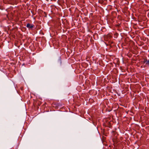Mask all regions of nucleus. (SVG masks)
I'll return each mask as SVG.
<instances>
[{
  "instance_id": "1",
  "label": "nucleus",
  "mask_w": 149,
  "mask_h": 149,
  "mask_svg": "<svg viewBox=\"0 0 149 149\" xmlns=\"http://www.w3.org/2000/svg\"><path fill=\"white\" fill-rule=\"evenodd\" d=\"M34 25L32 24H30L29 23L27 24L26 27L29 29H32L34 27Z\"/></svg>"
},
{
  "instance_id": "2",
  "label": "nucleus",
  "mask_w": 149,
  "mask_h": 149,
  "mask_svg": "<svg viewBox=\"0 0 149 149\" xmlns=\"http://www.w3.org/2000/svg\"><path fill=\"white\" fill-rule=\"evenodd\" d=\"M143 63H145L146 64L148 65L149 67V60H148L147 58L144 59Z\"/></svg>"
},
{
  "instance_id": "3",
  "label": "nucleus",
  "mask_w": 149,
  "mask_h": 149,
  "mask_svg": "<svg viewBox=\"0 0 149 149\" xmlns=\"http://www.w3.org/2000/svg\"><path fill=\"white\" fill-rule=\"evenodd\" d=\"M107 36L109 39H111L112 38V35L110 34H108L107 35Z\"/></svg>"
}]
</instances>
